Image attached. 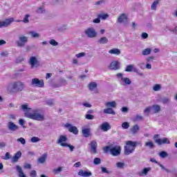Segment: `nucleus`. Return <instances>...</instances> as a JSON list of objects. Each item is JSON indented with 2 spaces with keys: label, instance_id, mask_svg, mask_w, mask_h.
<instances>
[{
  "label": "nucleus",
  "instance_id": "864d4df0",
  "mask_svg": "<svg viewBox=\"0 0 177 177\" xmlns=\"http://www.w3.org/2000/svg\"><path fill=\"white\" fill-rule=\"evenodd\" d=\"M40 139L38 137H32L30 139V142H32V143H37V142H39Z\"/></svg>",
  "mask_w": 177,
  "mask_h": 177
},
{
  "label": "nucleus",
  "instance_id": "603ef678",
  "mask_svg": "<svg viewBox=\"0 0 177 177\" xmlns=\"http://www.w3.org/2000/svg\"><path fill=\"white\" fill-rule=\"evenodd\" d=\"M151 106H147L145 109H144V113L147 114V115H149L150 114V111H151Z\"/></svg>",
  "mask_w": 177,
  "mask_h": 177
},
{
  "label": "nucleus",
  "instance_id": "7c9ffc66",
  "mask_svg": "<svg viewBox=\"0 0 177 177\" xmlns=\"http://www.w3.org/2000/svg\"><path fill=\"white\" fill-rule=\"evenodd\" d=\"M145 147H149V149H154V147H156V145H154V143L151 140H149L148 142H145Z\"/></svg>",
  "mask_w": 177,
  "mask_h": 177
},
{
  "label": "nucleus",
  "instance_id": "09e8293b",
  "mask_svg": "<svg viewBox=\"0 0 177 177\" xmlns=\"http://www.w3.org/2000/svg\"><path fill=\"white\" fill-rule=\"evenodd\" d=\"M49 44H50V45H52V46H57V45H59V43L53 39H52L49 41Z\"/></svg>",
  "mask_w": 177,
  "mask_h": 177
},
{
  "label": "nucleus",
  "instance_id": "6e6552de",
  "mask_svg": "<svg viewBox=\"0 0 177 177\" xmlns=\"http://www.w3.org/2000/svg\"><path fill=\"white\" fill-rule=\"evenodd\" d=\"M31 85L32 86H36L37 88H44V80H39V79L38 78H33L32 79Z\"/></svg>",
  "mask_w": 177,
  "mask_h": 177
},
{
  "label": "nucleus",
  "instance_id": "423d86ee",
  "mask_svg": "<svg viewBox=\"0 0 177 177\" xmlns=\"http://www.w3.org/2000/svg\"><path fill=\"white\" fill-rule=\"evenodd\" d=\"M31 68H35L39 67V61L35 56H32L29 59L28 62Z\"/></svg>",
  "mask_w": 177,
  "mask_h": 177
},
{
  "label": "nucleus",
  "instance_id": "f704fd0d",
  "mask_svg": "<svg viewBox=\"0 0 177 177\" xmlns=\"http://www.w3.org/2000/svg\"><path fill=\"white\" fill-rule=\"evenodd\" d=\"M151 171V167H145L141 171V173L140 175H147L149 174V171Z\"/></svg>",
  "mask_w": 177,
  "mask_h": 177
},
{
  "label": "nucleus",
  "instance_id": "9d476101",
  "mask_svg": "<svg viewBox=\"0 0 177 177\" xmlns=\"http://www.w3.org/2000/svg\"><path fill=\"white\" fill-rule=\"evenodd\" d=\"M109 70H112V71H117V70H120V62L118 61H113L112 62H111V64L109 66Z\"/></svg>",
  "mask_w": 177,
  "mask_h": 177
},
{
  "label": "nucleus",
  "instance_id": "c85d7f7f",
  "mask_svg": "<svg viewBox=\"0 0 177 177\" xmlns=\"http://www.w3.org/2000/svg\"><path fill=\"white\" fill-rule=\"evenodd\" d=\"M127 20V15L125 14H122L118 18V23H124V21Z\"/></svg>",
  "mask_w": 177,
  "mask_h": 177
},
{
  "label": "nucleus",
  "instance_id": "f8f14e48",
  "mask_svg": "<svg viewBox=\"0 0 177 177\" xmlns=\"http://www.w3.org/2000/svg\"><path fill=\"white\" fill-rule=\"evenodd\" d=\"M13 18L6 19L3 21H0V28H2V27H9L10 24H12L14 21Z\"/></svg>",
  "mask_w": 177,
  "mask_h": 177
},
{
  "label": "nucleus",
  "instance_id": "4c0bfd02",
  "mask_svg": "<svg viewBox=\"0 0 177 177\" xmlns=\"http://www.w3.org/2000/svg\"><path fill=\"white\" fill-rule=\"evenodd\" d=\"M150 53H151V48H145L142 52V55L143 56H147V55H150Z\"/></svg>",
  "mask_w": 177,
  "mask_h": 177
},
{
  "label": "nucleus",
  "instance_id": "37998d69",
  "mask_svg": "<svg viewBox=\"0 0 177 177\" xmlns=\"http://www.w3.org/2000/svg\"><path fill=\"white\" fill-rule=\"evenodd\" d=\"M153 91H154L155 92H158V91H161V84H155L153 87Z\"/></svg>",
  "mask_w": 177,
  "mask_h": 177
},
{
  "label": "nucleus",
  "instance_id": "69168bd1",
  "mask_svg": "<svg viewBox=\"0 0 177 177\" xmlns=\"http://www.w3.org/2000/svg\"><path fill=\"white\" fill-rule=\"evenodd\" d=\"M10 158H12L10 153L9 152L6 153L4 160H10Z\"/></svg>",
  "mask_w": 177,
  "mask_h": 177
},
{
  "label": "nucleus",
  "instance_id": "aec40b11",
  "mask_svg": "<svg viewBox=\"0 0 177 177\" xmlns=\"http://www.w3.org/2000/svg\"><path fill=\"white\" fill-rule=\"evenodd\" d=\"M125 71H127V73H132V71L135 73V71H136V68H135V65L133 64L127 65Z\"/></svg>",
  "mask_w": 177,
  "mask_h": 177
},
{
  "label": "nucleus",
  "instance_id": "72a5a7b5",
  "mask_svg": "<svg viewBox=\"0 0 177 177\" xmlns=\"http://www.w3.org/2000/svg\"><path fill=\"white\" fill-rule=\"evenodd\" d=\"M67 28H68L67 24H63L57 27V30L60 32H63V31H66Z\"/></svg>",
  "mask_w": 177,
  "mask_h": 177
},
{
  "label": "nucleus",
  "instance_id": "39448f33",
  "mask_svg": "<svg viewBox=\"0 0 177 177\" xmlns=\"http://www.w3.org/2000/svg\"><path fill=\"white\" fill-rule=\"evenodd\" d=\"M84 34L88 37V38H96L97 37V32H96V30H95L94 28H88L84 31Z\"/></svg>",
  "mask_w": 177,
  "mask_h": 177
},
{
  "label": "nucleus",
  "instance_id": "0eeeda50",
  "mask_svg": "<svg viewBox=\"0 0 177 177\" xmlns=\"http://www.w3.org/2000/svg\"><path fill=\"white\" fill-rule=\"evenodd\" d=\"M88 146L90 147V153H91V154H97V142L96 140L91 141Z\"/></svg>",
  "mask_w": 177,
  "mask_h": 177
},
{
  "label": "nucleus",
  "instance_id": "e433bc0d",
  "mask_svg": "<svg viewBox=\"0 0 177 177\" xmlns=\"http://www.w3.org/2000/svg\"><path fill=\"white\" fill-rule=\"evenodd\" d=\"M28 34L31 36L32 38H38L40 37L39 34L35 31H30Z\"/></svg>",
  "mask_w": 177,
  "mask_h": 177
},
{
  "label": "nucleus",
  "instance_id": "49530a36",
  "mask_svg": "<svg viewBox=\"0 0 177 177\" xmlns=\"http://www.w3.org/2000/svg\"><path fill=\"white\" fill-rule=\"evenodd\" d=\"M97 17H99V19H102V20H106V19H108L109 15H107V14H100V15H98Z\"/></svg>",
  "mask_w": 177,
  "mask_h": 177
},
{
  "label": "nucleus",
  "instance_id": "a19ab883",
  "mask_svg": "<svg viewBox=\"0 0 177 177\" xmlns=\"http://www.w3.org/2000/svg\"><path fill=\"white\" fill-rule=\"evenodd\" d=\"M116 167L117 168H119V169H124V168H125V163L118 162L116 163Z\"/></svg>",
  "mask_w": 177,
  "mask_h": 177
},
{
  "label": "nucleus",
  "instance_id": "338daca9",
  "mask_svg": "<svg viewBox=\"0 0 177 177\" xmlns=\"http://www.w3.org/2000/svg\"><path fill=\"white\" fill-rule=\"evenodd\" d=\"M9 55V53L8 51H3L1 53V56L3 57H8V55Z\"/></svg>",
  "mask_w": 177,
  "mask_h": 177
},
{
  "label": "nucleus",
  "instance_id": "cd10ccee",
  "mask_svg": "<svg viewBox=\"0 0 177 177\" xmlns=\"http://www.w3.org/2000/svg\"><path fill=\"white\" fill-rule=\"evenodd\" d=\"M104 114H112V115H115V111L113 110L111 108H107L106 109H104Z\"/></svg>",
  "mask_w": 177,
  "mask_h": 177
},
{
  "label": "nucleus",
  "instance_id": "6ab92c4d",
  "mask_svg": "<svg viewBox=\"0 0 177 177\" xmlns=\"http://www.w3.org/2000/svg\"><path fill=\"white\" fill-rule=\"evenodd\" d=\"M66 140L67 136L64 135H61L57 140V145H60V146H62V143H65L64 142H66Z\"/></svg>",
  "mask_w": 177,
  "mask_h": 177
},
{
  "label": "nucleus",
  "instance_id": "bf43d9fd",
  "mask_svg": "<svg viewBox=\"0 0 177 177\" xmlns=\"http://www.w3.org/2000/svg\"><path fill=\"white\" fill-rule=\"evenodd\" d=\"M17 140V142H20L21 145H26V139H24V138H18Z\"/></svg>",
  "mask_w": 177,
  "mask_h": 177
},
{
  "label": "nucleus",
  "instance_id": "de8ad7c7",
  "mask_svg": "<svg viewBox=\"0 0 177 177\" xmlns=\"http://www.w3.org/2000/svg\"><path fill=\"white\" fill-rule=\"evenodd\" d=\"M101 172H102V174H107L108 175H110V174H111L110 171H109L104 167H101Z\"/></svg>",
  "mask_w": 177,
  "mask_h": 177
},
{
  "label": "nucleus",
  "instance_id": "3c124183",
  "mask_svg": "<svg viewBox=\"0 0 177 177\" xmlns=\"http://www.w3.org/2000/svg\"><path fill=\"white\" fill-rule=\"evenodd\" d=\"M122 128L123 129H128L129 128V123L128 122H124L122 124Z\"/></svg>",
  "mask_w": 177,
  "mask_h": 177
},
{
  "label": "nucleus",
  "instance_id": "2f4dec72",
  "mask_svg": "<svg viewBox=\"0 0 177 177\" xmlns=\"http://www.w3.org/2000/svg\"><path fill=\"white\" fill-rule=\"evenodd\" d=\"M48 156L46 155V153H44L41 156V157H40L38 159V162H39L40 164H44V162H45L46 161V157Z\"/></svg>",
  "mask_w": 177,
  "mask_h": 177
},
{
  "label": "nucleus",
  "instance_id": "f257e3e1",
  "mask_svg": "<svg viewBox=\"0 0 177 177\" xmlns=\"http://www.w3.org/2000/svg\"><path fill=\"white\" fill-rule=\"evenodd\" d=\"M21 110L24 112V115L26 118L35 120V121H44L45 120L44 114L37 113V111H32V113H30L31 108H29L26 104L21 105Z\"/></svg>",
  "mask_w": 177,
  "mask_h": 177
},
{
  "label": "nucleus",
  "instance_id": "e2e57ef3",
  "mask_svg": "<svg viewBox=\"0 0 177 177\" xmlns=\"http://www.w3.org/2000/svg\"><path fill=\"white\" fill-rule=\"evenodd\" d=\"M30 177H36L37 176V171L35 170H32L30 173Z\"/></svg>",
  "mask_w": 177,
  "mask_h": 177
},
{
  "label": "nucleus",
  "instance_id": "5fc2aeb1",
  "mask_svg": "<svg viewBox=\"0 0 177 177\" xmlns=\"http://www.w3.org/2000/svg\"><path fill=\"white\" fill-rule=\"evenodd\" d=\"M86 53H80L76 54L75 56L77 59H80L81 57H84V56H86Z\"/></svg>",
  "mask_w": 177,
  "mask_h": 177
},
{
  "label": "nucleus",
  "instance_id": "13d9d810",
  "mask_svg": "<svg viewBox=\"0 0 177 177\" xmlns=\"http://www.w3.org/2000/svg\"><path fill=\"white\" fill-rule=\"evenodd\" d=\"M158 165L160 167L161 169H164V171H166L167 173L170 172L169 169L165 168V167H164V165H162L161 163H158Z\"/></svg>",
  "mask_w": 177,
  "mask_h": 177
},
{
  "label": "nucleus",
  "instance_id": "c03bdc74",
  "mask_svg": "<svg viewBox=\"0 0 177 177\" xmlns=\"http://www.w3.org/2000/svg\"><path fill=\"white\" fill-rule=\"evenodd\" d=\"M102 162V159L100 158H95L93 160V164L95 165H99Z\"/></svg>",
  "mask_w": 177,
  "mask_h": 177
},
{
  "label": "nucleus",
  "instance_id": "ea45409f",
  "mask_svg": "<svg viewBox=\"0 0 177 177\" xmlns=\"http://www.w3.org/2000/svg\"><path fill=\"white\" fill-rule=\"evenodd\" d=\"M160 102L162 103V104H168V103H169V97H163L161 98Z\"/></svg>",
  "mask_w": 177,
  "mask_h": 177
},
{
  "label": "nucleus",
  "instance_id": "79ce46f5",
  "mask_svg": "<svg viewBox=\"0 0 177 177\" xmlns=\"http://www.w3.org/2000/svg\"><path fill=\"white\" fill-rule=\"evenodd\" d=\"M62 171H63V167H59L57 169H54L53 170V174H55V175H57V174H60V172H62Z\"/></svg>",
  "mask_w": 177,
  "mask_h": 177
},
{
  "label": "nucleus",
  "instance_id": "f3484780",
  "mask_svg": "<svg viewBox=\"0 0 177 177\" xmlns=\"http://www.w3.org/2000/svg\"><path fill=\"white\" fill-rule=\"evenodd\" d=\"M8 128L9 131H17L19 129V126L16 125L13 122H9L8 124Z\"/></svg>",
  "mask_w": 177,
  "mask_h": 177
},
{
  "label": "nucleus",
  "instance_id": "20e7f679",
  "mask_svg": "<svg viewBox=\"0 0 177 177\" xmlns=\"http://www.w3.org/2000/svg\"><path fill=\"white\" fill-rule=\"evenodd\" d=\"M27 42H28V37L25 35H21L19 36V40L17 41L15 44L17 46H18V48H24Z\"/></svg>",
  "mask_w": 177,
  "mask_h": 177
},
{
  "label": "nucleus",
  "instance_id": "0e129e2a",
  "mask_svg": "<svg viewBox=\"0 0 177 177\" xmlns=\"http://www.w3.org/2000/svg\"><path fill=\"white\" fill-rule=\"evenodd\" d=\"M22 62H24V58H23V57H19L16 59V63H21Z\"/></svg>",
  "mask_w": 177,
  "mask_h": 177
},
{
  "label": "nucleus",
  "instance_id": "dca6fc26",
  "mask_svg": "<svg viewBox=\"0 0 177 177\" xmlns=\"http://www.w3.org/2000/svg\"><path fill=\"white\" fill-rule=\"evenodd\" d=\"M21 158V151H17L14 156L11 158L12 162H17L19 161V159Z\"/></svg>",
  "mask_w": 177,
  "mask_h": 177
},
{
  "label": "nucleus",
  "instance_id": "412c9836",
  "mask_svg": "<svg viewBox=\"0 0 177 177\" xmlns=\"http://www.w3.org/2000/svg\"><path fill=\"white\" fill-rule=\"evenodd\" d=\"M122 82H124V84H122L124 86L127 85H131L132 84V82L129 77H122L121 78Z\"/></svg>",
  "mask_w": 177,
  "mask_h": 177
},
{
  "label": "nucleus",
  "instance_id": "a878e982",
  "mask_svg": "<svg viewBox=\"0 0 177 177\" xmlns=\"http://www.w3.org/2000/svg\"><path fill=\"white\" fill-rule=\"evenodd\" d=\"M61 146L62 147H69L71 151H74V149H75V146H73L70 144H67V142L62 143Z\"/></svg>",
  "mask_w": 177,
  "mask_h": 177
},
{
  "label": "nucleus",
  "instance_id": "1a4fd4ad",
  "mask_svg": "<svg viewBox=\"0 0 177 177\" xmlns=\"http://www.w3.org/2000/svg\"><path fill=\"white\" fill-rule=\"evenodd\" d=\"M65 128H68V131L71 132L74 135H78V129L75 126H73V124L70 123L65 124Z\"/></svg>",
  "mask_w": 177,
  "mask_h": 177
},
{
  "label": "nucleus",
  "instance_id": "2eb2a0df",
  "mask_svg": "<svg viewBox=\"0 0 177 177\" xmlns=\"http://www.w3.org/2000/svg\"><path fill=\"white\" fill-rule=\"evenodd\" d=\"M100 129L104 132H107V131H110V129H111V126L109 122H105L101 124Z\"/></svg>",
  "mask_w": 177,
  "mask_h": 177
},
{
  "label": "nucleus",
  "instance_id": "4d7b16f0",
  "mask_svg": "<svg viewBox=\"0 0 177 177\" xmlns=\"http://www.w3.org/2000/svg\"><path fill=\"white\" fill-rule=\"evenodd\" d=\"M19 125H21V127H22V128H26V126H24V124H26V122L24 121V120L20 119L19 120Z\"/></svg>",
  "mask_w": 177,
  "mask_h": 177
},
{
  "label": "nucleus",
  "instance_id": "c756f323",
  "mask_svg": "<svg viewBox=\"0 0 177 177\" xmlns=\"http://www.w3.org/2000/svg\"><path fill=\"white\" fill-rule=\"evenodd\" d=\"M89 91H93L95 88H97V84L96 82H91L88 85Z\"/></svg>",
  "mask_w": 177,
  "mask_h": 177
},
{
  "label": "nucleus",
  "instance_id": "a211bd4d",
  "mask_svg": "<svg viewBox=\"0 0 177 177\" xmlns=\"http://www.w3.org/2000/svg\"><path fill=\"white\" fill-rule=\"evenodd\" d=\"M152 111H153V114H157L161 111V106L158 104H153L151 106Z\"/></svg>",
  "mask_w": 177,
  "mask_h": 177
},
{
  "label": "nucleus",
  "instance_id": "5701e85b",
  "mask_svg": "<svg viewBox=\"0 0 177 177\" xmlns=\"http://www.w3.org/2000/svg\"><path fill=\"white\" fill-rule=\"evenodd\" d=\"M105 106L110 109H115L117 107V102L115 101L108 102L105 104Z\"/></svg>",
  "mask_w": 177,
  "mask_h": 177
},
{
  "label": "nucleus",
  "instance_id": "4be33fe9",
  "mask_svg": "<svg viewBox=\"0 0 177 177\" xmlns=\"http://www.w3.org/2000/svg\"><path fill=\"white\" fill-rule=\"evenodd\" d=\"M82 133L84 138H89L91 136V129H83Z\"/></svg>",
  "mask_w": 177,
  "mask_h": 177
},
{
  "label": "nucleus",
  "instance_id": "9b49d317",
  "mask_svg": "<svg viewBox=\"0 0 177 177\" xmlns=\"http://www.w3.org/2000/svg\"><path fill=\"white\" fill-rule=\"evenodd\" d=\"M110 153L114 156H120L121 154V147L115 146L111 148Z\"/></svg>",
  "mask_w": 177,
  "mask_h": 177
},
{
  "label": "nucleus",
  "instance_id": "473e14b6",
  "mask_svg": "<svg viewBox=\"0 0 177 177\" xmlns=\"http://www.w3.org/2000/svg\"><path fill=\"white\" fill-rule=\"evenodd\" d=\"M158 3H160V0L153 1L151 6V10H157V5H158Z\"/></svg>",
  "mask_w": 177,
  "mask_h": 177
},
{
  "label": "nucleus",
  "instance_id": "58836bf2",
  "mask_svg": "<svg viewBox=\"0 0 177 177\" xmlns=\"http://www.w3.org/2000/svg\"><path fill=\"white\" fill-rule=\"evenodd\" d=\"M131 132L132 133L135 134L138 133V131H139V126L138 124H136L130 129Z\"/></svg>",
  "mask_w": 177,
  "mask_h": 177
},
{
  "label": "nucleus",
  "instance_id": "c9c22d12",
  "mask_svg": "<svg viewBox=\"0 0 177 177\" xmlns=\"http://www.w3.org/2000/svg\"><path fill=\"white\" fill-rule=\"evenodd\" d=\"M36 12L38 14V15H44V13H46V10H45V8L44 7H39Z\"/></svg>",
  "mask_w": 177,
  "mask_h": 177
},
{
  "label": "nucleus",
  "instance_id": "052dcab7",
  "mask_svg": "<svg viewBox=\"0 0 177 177\" xmlns=\"http://www.w3.org/2000/svg\"><path fill=\"white\" fill-rule=\"evenodd\" d=\"M85 118H86V120H93V118H95V116H93V115L86 114L85 115Z\"/></svg>",
  "mask_w": 177,
  "mask_h": 177
},
{
  "label": "nucleus",
  "instance_id": "7ed1b4c3",
  "mask_svg": "<svg viewBox=\"0 0 177 177\" xmlns=\"http://www.w3.org/2000/svg\"><path fill=\"white\" fill-rule=\"evenodd\" d=\"M142 145L140 142H135L129 140L126 142V146H124V154L126 156H129V154H132L133 151H135V149H136L137 146H140Z\"/></svg>",
  "mask_w": 177,
  "mask_h": 177
},
{
  "label": "nucleus",
  "instance_id": "393cba45",
  "mask_svg": "<svg viewBox=\"0 0 177 177\" xmlns=\"http://www.w3.org/2000/svg\"><path fill=\"white\" fill-rule=\"evenodd\" d=\"M108 43L109 39H107L106 37H102L98 39V44H100V45H104Z\"/></svg>",
  "mask_w": 177,
  "mask_h": 177
},
{
  "label": "nucleus",
  "instance_id": "b1692460",
  "mask_svg": "<svg viewBox=\"0 0 177 177\" xmlns=\"http://www.w3.org/2000/svg\"><path fill=\"white\" fill-rule=\"evenodd\" d=\"M16 169L19 174V177H27L26 174H24V172H23V169L19 165L16 166Z\"/></svg>",
  "mask_w": 177,
  "mask_h": 177
},
{
  "label": "nucleus",
  "instance_id": "6e6d98bb",
  "mask_svg": "<svg viewBox=\"0 0 177 177\" xmlns=\"http://www.w3.org/2000/svg\"><path fill=\"white\" fill-rule=\"evenodd\" d=\"M134 73H136L137 75H140V77H145V74H143V73L138 70V68H136V71H134Z\"/></svg>",
  "mask_w": 177,
  "mask_h": 177
},
{
  "label": "nucleus",
  "instance_id": "ddd939ff",
  "mask_svg": "<svg viewBox=\"0 0 177 177\" xmlns=\"http://www.w3.org/2000/svg\"><path fill=\"white\" fill-rule=\"evenodd\" d=\"M155 143H158L159 146H161V145H170L171 142L167 138H163L162 139H156Z\"/></svg>",
  "mask_w": 177,
  "mask_h": 177
},
{
  "label": "nucleus",
  "instance_id": "8fccbe9b",
  "mask_svg": "<svg viewBox=\"0 0 177 177\" xmlns=\"http://www.w3.org/2000/svg\"><path fill=\"white\" fill-rule=\"evenodd\" d=\"M28 17H30V15H26L24 20H22L21 21H23V23H25L26 24H27V23H30V19H28Z\"/></svg>",
  "mask_w": 177,
  "mask_h": 177
},
{
  "label": "nucleus",
  "instance_id": "774afa93",
  "mask_svg": "<svg viewBox=\"0 0 177 177\" xmlns=\"http://www.w3.org/2000/svg\"><path fill=\"white\" fill-rule=\"evenodd\" d=\"M121 111H122V113H128V111H129L128 107H127V106H123V107L121 109Z\"/></svg>",
  "mask_w": 177,
  "mask_h": 177
},
{
  "label": "nucleus",
  "instance_id": "4468645a",
  "mask_svg": "<svg viewBox=\"0 0 177 177\" xmlns=\"http://www.w3.org/2000/svg\"><path fill=\"white\" fill-rule=\"evenodd\" d=\"M77 175L82 177L92 176V172L91 171H84L82 169L79 170Z\"/></svg>",
  "mask_w": 177,
  "mask_h": 177
},
{
  "label": "nucleus",
  "instance_id": "bb28decb",
  "mask_svg": "<svg viewBox=\"0 0 177 177\" xmlns=\"http://www.w3.org/2000/svg\"><path fill=\"white\" fill-rule=\"evenodd\" d=\"M109 53H110L111 55H121V50H120V49L118 48H113L109 51Z\"/></svg>",
  "mask_w": 177,
  "mask_h": 177
},
{
  "label": "nucleus",
  "instance_id": "f03ea898",
  "mask_svg": "<svg viewBox=\"0 0 177 177\" xmlns=\"http://www.w3.org/2000/svg\"><path fill=\"white\" fill-rule=\"evenodd\" d=\"M26 88V84L21 82H13L10 84L8 91L10 93H17V92H22Z\"/></svg>",
  "mask_w": 177,
  "mask_h": 177
},
{
  "label": "nucleus",
  "instance_id": "a18cd8bd",
  "mask_svg": "<svg viewBox=\"0 0 177 177\" xmlns=\"http://www.w3.org/2000/svg\"><path fill=\"white\" fill-rule=\"evenodd\" d=\"M159 156L161 158H167V157H168V153L165 152V151H162L159 153Z\"/></svg>",
  "mask_w": 177,
  "mask_h": 177
},
{
  "label": "nucleus",
  "instance_id": "680f3d73",
  "mask_svg": "<svg viewBox=\"0 0 177 177\" xmlns=\"http://www.w3.org/2000/svg\"><path fill=\"white\" fill-rule=\"evenodd\" d=\"M143 120V116L140 115H137L135 118V121H142Z\"/></svg>",
  "mask_w": 177,
  "mask_h": 177
}]
</instances>
